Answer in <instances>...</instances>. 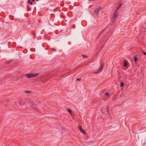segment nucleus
<instances>
[{
  "label": "nucleus",
  "mask_w": 146,
  "mask_h": 146,
  "mask_svg": "<svg viewBox=\"0 0 146 146\" xmlns=\"http://www.w3.org/2000/svg\"><path fill=\"white\" fill-rule=\"evenodd\" d=\"M39 74L38 73L37 74H26V76L28 78H32L35 77Z\"/></svg>",
  "instance_id": "obj_1"
},
{
  "label": "nucleus",
  "mask_w": 146,
  "mask_h": 146,
  "mask_svg": "<svg viewBox=\"0 0 146 146\" xmlns=\"http://www.w3.org/2000/svg\"><path fill=\"white\" fill-rule=\"evenodd\" d=\"M102 8L100 7L97 8L96 10L94 11L95 14H98L99 13V11H100Z\"/></svg>",
  "instance_id": "obj_2"
},
{
  "label": "nucleus",
  "mask_w": 146,
  "mask_h": 146,
  "mask_svg": "<svg viewBox=\"0 0 146 146\" xmlns=\"http://www.w3.org/2000/svg\"><path fill=\"white\" fill-rule=\"evenodd\" d=\"M103 65H102L100 66V69L98 70V71H97V72H95L94 73H95V74H98V73H99L102 70V69H103Z\"/></svg>",
  "instance_id": "obj_3"
},
{
  "label": "nucleus",
  "mask_w": 146,
  "mask_h": 146,
  "mask_svg": "<svg viewBox=\"0 0 146 146\" xmlns=\"http://www.w3.org/2000/svg\"><path fill=\"white\" fill-rule=\"evenodd\" d=\"M117 11H115V12L114 13V15L113 16V18H115L116 17H117L118 16V14L117 13Z\"/></svg>",
  "instance_id": "obj_4"
},
{
  "label": "nucleus",
  "mask_w": 146,
  "mask_h": 146,
  "mask_svg": "<svg viewBox=\"0 0 146 146\" xmlns=\"http://www.w3.org/2000/svg\"><path fill=\"white\" fill-rule=\"evenodd\" d=\"M122 6V4L121 3H119V6L117 7L115 11H117V10L121 7Z\"/></svg>",
  "instance_id": "obj_5"
},
{
  "label": "nucleus",
  "mask_w": 146,
  "mask_h": 146,
  "mask_svg": "<svg viewBox=\"0 0 146 146\" xmlns=\"http://www.w3.org/2000/svg\"><path fill=\"white\" fill-rule=\"evenodd\" d=\"M127 61L126 60L124 61V62L123 66L124 67H126L127 66Z\"/></svg>",
  "instance_id": "obj_6"
},
{
  "label": "nucleus",
  "mask_w": 146,
  "mask_h": 146,
  "mask_svg": "<svg viewBox=\"0 0 146 146\" xmlns=\"http://www.w3.org/2000/svg\"><path fill=\"white\" fill-rule=\"evenodd\" d=\"M79 127L80 129V131H81V132H82V133H84V134H85L86 132L84 131V130L82 129L81 127L80 126Z\"/></svg>",
  "instance_id": "obj_7"
},
{
  "label": "nucleus",
  "mask_w": 146,
  "mask_h": 146,
  "mask_svg": "<svg viewBox=\"0 0 146 146\" xmlns=\"http://www.w3.org/2000/svg\"><path fill=\"white\" fill-rule=\"evenodd\" d=\"M28 3L31 5L32 4L33 2L31 0H28Z\"/></svg>",
  "instance_id": "obj_8"
},
{
  "label": "nucleus",
  "mask_w": 146,
  "mask_h": 146,
  "mask_svg": "<svg viewBox=\"0 0 146 146\" xmlns=\"http://www.w3.org/2000/svg\"><path fill=\"white\" fill-rule=\"evenodd\" d=\"M68 111L70 114H72V110L70 109H68L67 110Z\"/></svg>",
  "instance_id": "obj_9"
},
{
  "label": "nucleus",
  "mask_w": 146,
  "mask_h": 146,
  "mask_svg": "<svg viewBox=\"0 0 146 146\" xmlns=\"http://www.w3.org/2000/svg\"><path fill=\"white\" fill-rule=\"evenodd\" d=\"M134 60L135 62L137 61L138 60L136 56L134 57Z\"/></svg>",
  "instance_id": "obj_10"
},
{
  "label": "nucleus",
  "mask_w": 146,
  "mask_h": 146,
  "mask_svg": "<svg viewBox=\"0 0 146 146\" xmlns=\"http://www.w3.org/2000/svg\"><path fill=\"white\" fill-rule=\"evenodd\" d=\"M12 62L11 60H9L7 61L6 62V63L7 64H9V63H11Z\"/></svg>",
  "instance_id": "obj_11"
},
{
  "label": "nucleus",
  "mask_w": 146,
  "mask_h": 146,
  "mask_svg": "<svg viewBox=\"0 0 146 146\" xmlns=\"http://www.w3.org/2000/svg\"><path fill=\"white\" fill-rule=\"evenodd\" d=\"M124 85V83L123 82H122L121 83V87H123Z\"/></svg>",
  "instance_id": "obj_12"
},
{
  "label": "nucleus",
  "mask_w": 146,
  "mask_h": 146,
  "mask_svg": "<svg viewBox=\"0 0 146 146\" xmlns=\"http://www.w3.org/2000/svg\"><path fill=\"white\" fill-rule=\"evenodd\" d=\"M105 94L108 96H110V94L109 93H105Z\"/></svg>",
  "instance_id": "obj_13"
},
{
  "label": "nucleus",
  "mask_w": 146,
  "mask_h": 146,
  "mask_svg": "<svg viewBox=\"0 0 146 146\" xmlns=\"http://www.w3.org/2000/svg\"><path fill=\"white\" fill-rule=\"evenodd\" d=\"M82 56L83 58H86L87 57L86 56L84 55H82Z\"/></svg>",
  "instance_id": "obj_14"
},
{
  "label": "nucleus",
  "mask_w": 146,
  "mask_h": 146,
  "mask_svg": "<svg viewBox=\"0 0 146 146\" xmlns=\"http://www.w3.org/2000/svg\"><path fill=\"white\" fill-rule=\"evenodd\" d=\"M51 49L53 50L54 51H56V50L54 48H52Z\"/></svg>",
  "instance_id": "obj_15"
},
{
  "label": "nucleus",
  "mask_w": 146,
  "mask_h": 146,
  "mask_svg": "<svg viewBox=\"0 0 146 146\" xmlns=\"http://www.w3.org/2000/svg\"><path fill=\"white\" fill-rule=\"evenodd\" d=\"M25 92L26 93H28V92H30V91H25Z\"/></svg>",
  "instance_id": "obj_16"
},
{
  "label": "nucleus",
  "mask_w": 146,
  "mask_h": 146,
  "mask_svg": "<svg viewBox=\"0 0 146 146\" xmlns=\"http://www.w3.org/2000/svg\"><path fill=\"white\" fill-rule=\"evenodd\" d=\"M80 80H81L80 78H78L77 79V80H78V81H80Z\"/></svg>",
  "instance_id": "obj_17"
},
{
  "label": "nucleus",
  "mask_w": 146,
  "mask_h": 146,
  "mask_svg": "<svg viewBox=\"0 0 146 146\" xmlns=\"http://www.w3.org/2000/svg\"><path fill=\"white\" fill-rule=\"evenodd\" d=\"M143 54L145 55H146V53L145 52H143Z\"/></svg>",
  "instance_id": "obj_18"
},
{
  "label": "nucleus",
  "mask_w": 146,
  "mask_h": 146,
  "mask_svg": "<svg viewBox=\"0 0 146 146\" xmlns=\"http://www.w3.org/2000/svg\"><path fill=\"white\" fill-rule=\"evenodd\" d=\"M107 112L108 113H109V110H107Z\"/></svg>",
  "instance_id": "obj_19"
},
{
  "label": "nucleus",
  "mask_w": 146,
  "mask_h": 146,
  "mask_svg": "<svg viewBox=\"0 0 146 146\" xmlns=\"http://www.w3.org/2000/svg\"><path fill=\"white\" fill-rule=\"evenodd\" d=\"M28 11H30L31 9L29 8H28Z\"/></svg>",
  "instance_id": "obj_20"
},
{
  "label": "nucleus",
  "mask_w": 146,
  "mask_h": 146,
  "mask_svg": "<svg viewBox=\"0 0 146 146\" xmlns=\"http://www.w3.org/2000/svg\"><path fill=\"white\" fill-rule=\"evenodd\" d=\"M107 110H109V108L108 107H107Z\"/></svg>",
  "instance_id": "obj_21"
},
{
  "label": "nucleus",
  "mask_w": 146,
  "mask_h": 146,
  "mask_svg": "<svg viewBox=\"0 0 146 146\" xmlns=\"http://www.w3.org/2000/svg\"><path fill=\"white\" fill-rule=\"evenodd\" d=\"M136 13L137 14H139V13Z\"/></svg>",
  "instance_id": "obj_22"
},
{
  "label": "nucleus",
  "mask_w": 146,
  "mask_h": 146,
  "mask_svg": "<svg viewBox=\"0 0 146 146\" xmlns=\"http://www.w3.org/2000/svg\"><path fill=\"white\" fill-rule=\"evenodd\" d=\"M35 0H31L32 1H34Z\"/></svg>",
  "instance_id": "obj_23"
},
{
  "label": "nucleus",
  "mask_w": 146,
  "mask_h": 146,
  "mask_svg": "<svg viewBox=\"0 0 146 146\" xmlns=\"http://www.w3.org/2000/svg\"><path fill=\"white\" fill-rule=\"evenodd\" d=\"M36 0V1H38V0Z\"/></svg>",
  "instance_id": "obj_24"
}]
</instances>
